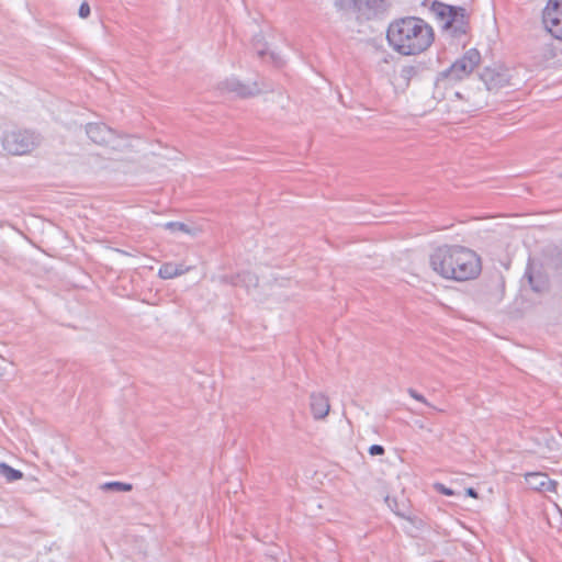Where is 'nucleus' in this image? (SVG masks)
I'll return each instance as SVG.
<instances>
[{
  "mask_svg": "<svg viewBox=\"0 0 562 562\" xmlns=\"http://www.w3.org/2000/svg\"><path fill=\"white\" fill-rule=\"evenodd\" d=\"M0 476L4 477L8 483L23 479L22 471L13 469L5 462H0Z\"/></svg>",
  "mask_w": 562,
  "mask_h": 562,
  "instance_id": "2eb2a0df",
  "label": "nucleus"
},
{
  "mask_svg": "<svg viewBox=\"0 0 562 562\" xmlns=\"http://www.w3.org/2000/svg\"><path fill=\"white\" fill-rule=\"evenodd\" d=\"M86 132L88 137L99 145H109L114 139L113 130L103 123H89Z\"/></svg>",
  "mask_w": 562,
  "mask_h": 562,
  "instance_id": "6e6552de",
  "label": "nucleus"
},
{
  "mask_svg": "<svg viewBox=\"0 0 562 562\" xmlns=\"http://www.w3.org/2000/svg\"><path fill=\"white\" fill-rule=\"evenodd\" d=\"M467 495H469L471 497H477V492L473 487H469L467 490Z\"/></svg>",
  "mask_w": 562,
  "mask_h": 562,
  "instance_id": "393cba45",
  "label": "nucleus"
},
{
  "mask_svg": "<svg viewBox=\"0 0 562 562\" xmlns=\"http://www.w3.org/2000/svg\"><path fill=\"white\" fill-rule=\"evenodd\" d=\"M430 266L442 278L459 282L473 280L482 271L481 258L471 248H437Z\"/></svg>",
  "mask_w": 562,
  "mask_h": 562,
  "instance_id": "f257e3e1",
  "label": "nucleus"
},
{
  "mask_svg": "<svg viewBox=\"0 0 562 562\" xmlns=\"http://www.w3.org/2000/svg\"><path fill=\"white\" fill-rule=\"evenodd\" d=\"M261 40H262L261 37H255V40H254V47L259 57H263L267 54L266 44L262 43Z\"/></svg>",
  "mask_w": 562,
  "mask_h": 562,
  "instance_id": "aec40b11",
  "label": "nucleus"
},
{
  "mask_svg": "<svg viewBox=\"0 0 562 562\" xmlns=\"http://www.w3.org/2000/svg\"><path fill=\"white\" fill-rule=\"evenodd\" d=\"M407 393L409 394L411 397H413L414 400L431 407V408H435L426 398L423 394L418 393L415 389H412L409 387L407 390Z\"/></svg>",
  "mask_w": 562,
  "mask_h": 562,
  "instance_id": "6ab92c4d",
  "label": "nucleus"
},
{
  "mask_svg": "<svg viewBox=\"0 0 562 562\" xmlns=\"http://www.w3.org/2000/svg\"><path fill=\"white\" fill-rule=\"evenodd\" d=\"M481 63V54L476 48H470L458 58L449 68L440 71L436 78V86L447 88L450 85L468 78Z\"/></svg>",
  "mask_w": 562,
  "mask_h": 562,
  "instance_id": "7ed1b4c3",
  "label": "nucleus"
},
{
  "mask_svg": "<svg viewBox=\"0 0 562 562\" xmlns=\"http://www.w3.org/2000/svg\"><path fill=\"white\" fill-rule=\"evenodd\" d=\"M366 7L374 13L383 12L385 10V0H366Z\"/></svg>",
  "mask_w": 562,
  "mask_h": 562,
  "instance_id": "f3484780",
  "label": "nucleus"
},
{
  "mask_svg": "<svg viewBox=\"0 0 562 562\" xmlns=\"http://www.w3.org/2000/svg\"><path fill=\"white\" fill-rule=\"evenodd\" d=\"M542 21L546 30L562 41V0H548L542 12Z\"/></svg>",
  "mask_w": 562,
  "mask_h": 562,
  "instance_id": "39448f33",
  "label": "nucleus"
},
{
  "mask_svg": "<svg viewBox=\"0 0 562 562\" xmlns=\"http://www.w3.org/2000/svg\"><path fill=\"white\" fill-rule=\"evenodd\" d=\"M416 74L417 70L414 66H405L401 69L400 75L405 81H409Z\"/></svg>",
  "mask_w": 562,
  "mask_h": 562,
  "instance_id": "a211bd4d",
  "label": "nucleus"
},
{
  "mask_svg": "<svg viewBox=\"0 0 562 562\" xmlns=\"http://www.w3.org/2000/svg\"><path fill=\"white\" fill-rule=\"evenodd\" d=\"M480 78L490 91L498 90L510 85L509 70L504 68H485L480 75Z\"/></svg>",
  "mask_w": 562,
  "mask_h": 562,
  "instance_id": "0eeeda50",
  "label": "nucleus"
},
{
  "mask_svg": "<svg viewBox=\"0 0 562 562\" xmlns=\"http://www.w3.org/2000/svg\"><path fill=\"white\" fill-rule=\"evenodd\" d=\"M525 277L536 293H541L548 289V280L541 274H535L532 271L531 263L529 262L525 272Z\"/></svg>",
  "mask_w": 562,
  "mask_h": 562,
  "instance_id": "ddd939ff",
  "label": "nucleus"
},
{
  "mask_svg": "<svg viewBox=\"0 0 562 562\" xmlns=\"http://www.w3.org/2000/svg\"><path fill=\"white\" fill-rule=\"evenodd\" d=\"M220 88L224 91L233 92L240 98L255 97L263 91L257 81L244 83L237 78H229L221 82Z\"/></svg>",
  "mask_w": 562,
  "mask_h": 562,
  "instance_id": "423d86ee",
  "label": "nucleus"
},
{
  "mask_svg": "<svg viewBox=\"0 0 562 562\" xmlns=\"http://www.w3.org/2000/svg\"><path fill=\"white\" fill-rule=\"evenodd\" d=\"M1 144L8 154L26 155L41 144V137L29 130H11L3 133Z\"/></svg>",
  "mask_w": 562,
  "mask_h": 562,
  "instance_id": "20e7f679",
  "label": "nucleus"
},
{
  "mask_svg": "<svg viewBox=\"0 0 562 562\" xmlns=\"http://www.w3.org/2000/svg\"><path fill=\"white\" fill-rule=\"evenodd\" d=\"M166 228L172 231V232H186L189 233V228L186 224L180 222H169L166 224Z\"/></svg>",
  "mask_w": 562,
  "mask_h": 562,
  "instance_id": "412c9836",
  "label": "nucleus"
},
{
  "mask_svg": "<svg viewBox=\"0 0 562 562\" xmlns=\"http://www.w3.org/2000/svg\"><path fill=\"white\" fill-rule=\"evenodd\" d=\"M386 37L397 53L409 56L425 52L434 41V32L423 19L406 16L390 24Z\"/></svg>",
  "mask_w": 562,
  "mask_h": 562,
  "instance_id": "f03ea898",
  "label": "nucleus"
},
{
  "mask_svg": "<svg viewBox=\"0 0 562 562\" xmlns=\"http://www.w3.org/2000/svg\"><path fill=\"white\" fill-rule=\"evenodd\" d=\"M526 481L530 488L539 492H552L555 493L558 488V482L551 480L544 473H528L526 475Z\"/></svg>",
  "mask_w": 562,
  "mask_h": 562,
  "instance_id": "1a4fd4ad",
  "label": "nucleus"
},
{
  "mask_svg": "<svg viewBox=\"0 0 562 562\" xmlns=\"http://www.w3.org/2000/svg\"><path fill=\"white\" fill-rule=\"evenodd\" d=\"M439 486H440L439 491L442 494H445V495H452L453 494V492L450 488L446 487L445 485L440 484Z\"/></svg>",
  "mask_w": 562,
  "mask_h": 562,
  "instance_id": "b1692460",
  "label": "nucleus"
},
{
  "mask_svg": "<svg viewBox=\"0 0 562 562\" xmlns=\"http://www.w3.org/2000/svg\"><path fill=\"white\" fill-rule=\"evenodd\" d=\"M119 252L123 254V255H128V252H126L125 250L121 249V248H115Z\"/></svg>",
  "mask_w": 562,
  "mask_h": 562,
  "instance_id": "cd10ccee",
  "label": "nucleus"
},
{
  "mask_svg": "<svg viewBox=\"0 0 562 562\" xmlns=\"http://www.w3.org/2000/svg\"><path fill=\"white\" fill-rule=\"evenodd\" d=\"M456 5H449L439 1L431 3L430 10L436 15L439 22L442 23L443 29H447L453 24V13Z\"/></svg>",
  "mask_w": 562,
  "mask_h": 562,
  "instance_id": "9b49d317",
  "label": "nucleus"
},
{
  "mask_svg": "<svg viewBox=\"0 0 562 562\" xmlns=\"http://www.w3.org/2000/svg\"><path fill=\"white\" fill-rule=\"evenodd\" d=\"M188 270L189 268H184L183 265L166 262L159 268L158 276L161 279H172L183 274Z\"/></svg>",
  "mask_w": 562,
  "mask_h": 562,
  "instance_id": "4468645a",
  "label": "nucleus"
},
{
  "mask_svg": "<svg viewBox=\"0 0 562 562\" xmlns=\"http://www.w3.org/2000/svg\"><path fill=\"white\" fill-rule=\"evenodd\" d=\"M468 25L467 10L463 7H454L453 24L448 30H452L454 36H461L467 33Z\"/></svg>",
  "mask_w": 562,
  "mask_h": 562,
  "instance_id": "f8f14e48",
  "label": "nucleus"
},
{
  "mask_svg": "<svg viewBox=\"0 0 562 562\" xmlns=\"http://www.w3.org/2000/svg\"><path fill=\"white\" fill-rule=\"evenodd\" d=\"M78 14L81 19H87L90 15V5L87 1L80 4Z\"/></svg>",
  "mask_w": 562,
  "mask_h": 562,
  "instance_id": "4be33fe9",
  "label": "nucleus"
},
{
  "mask_svg": "<svg viewBox=\"0 0 562 562\" xmlns=\"http://www.w3.org/2000/svg\"><path fill=\"white\" fill-rule=\"evenodd\" d=\"M385 452V449L383 446L381 445H372L370 448H369V453L371 456H382L384 454Z\"/></svg>",
  "mask_w": 562,
  "mask_h": 562,
  "instance_id": "5701e85b",
  "label": "nucleus"
},
{
  "mask_svg": "<svg viewBox=\"0 0 562 562\" xmlns=\"http://www.w3.org/2000/svg\"><path fill=\"white\" fill-rule=\"evenodd\" d=\"M310 407L315 419H324L330 409L329 400L324 393H312L310 396Z\"/></svg>",
  "mask_w": 562,
  "mask_h": 562,
  "instance_id": "9d476101",
  "label": "nucleus"
},
{
  "mask_svg": "<svg viewBox=\"0 0 562 562\" xmlns=\"http://www.w3.org/2000/svg\"><path fill=\"white\" fill-rule=\"evenodd\" d=\"M270 57L273 60V63L278 64V59L274 53H270Z\"/></svg>",
  "mask_w": 562,
  "mask_h": 562,
  "instance_id": "bb28decb",
  "label": "nucleus"
},
{
  "mask_svg": "<svg viewBox=\"0 0 562 562\" xmlns=\"http://www.w3.org/2000/svg\"><path fill=\"white\" fill-rule=\"evenodd\" d=\"M101 490L114 491V492H130L133 490V485L130 483L112 481V482H106V483L102 484Z\"/></svg>",
  "mask_w": 562,
  "mask_h": 562,
  "instance_id": "dca6fc26",
  "label": "nucleus"
},
{
  "mask_svg": "<svg viewBox=\"0 0 562 562\" xmlns=\"http://www.w3.org/2000/svg\"><path fill=\"white\" fill-rule=\"evenodd\" d=\"M495 283L497 286L499 288H503L504 286V282H503V279L502 277H498L496 280H495Z\"/></svg>",
  "mask_w": 562,
  "mask_h": 562,
  "instance_id": "a878e982",
  "label": "nucleus"
}]
</instances>
